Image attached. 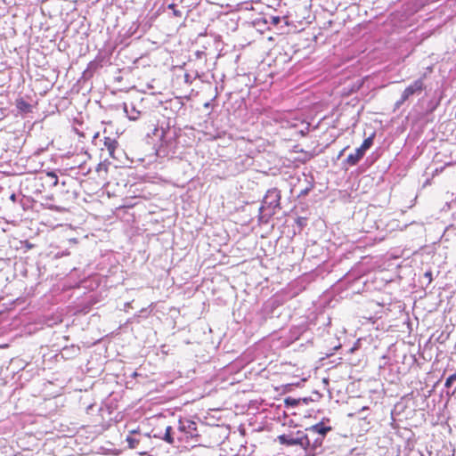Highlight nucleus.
<instances>
[{"instance_id":"17","label":"nucleus","mask_w":456,"mask_h":456,"mask_svg":"<svg viewBox=\"0 0 456 456\" xmlns=\"http://www.w3.org/2000/svg\"><path fill=\"white\" fill-rule=\"evenodd\" d=\"M46 208L51 209V210H54V211H58V212H62L64 210L63 208L59 207V206H55V205H53V204L47 205Z\"/></svg>"},{"instance_id":"13","label":"nucleus","mask_w":456,"mask_h":456,"mask_svg":"<svg viewBox=\"0 0 456 456\" xmlns=\"http://www.w3.org/2000/svg\"><path fill=\"white\" fill-rule=\"evenodd\" d=\"M124 110L131 120H136L140 116V111L136 110L134 107H131V110H129L126 104L124 106Z\"/></svg>"},{"instance_id":"18","label":"nucleus","mask_w":456,"mask_h":456,"mask_svg":"<svg viewBox=\"0 0 456 456\" xmlns=\"http://www.w3.org/2000/svg\"><path fill=\"white\" fill-rule=\"evenodd\" d=\"M168 8H169V9H173V11H174V14H175V16H181V14H182V13H181V12H180V11H178V10H176V9H175V4H169V5H168Z\"/></svg>"},{"instance_id":"15","label":"nucleus","mask_w":456,"mask_h":456,"mask_svg":"<svg viewBox=\"0 0 456 456\" xmlns=\"http://www.w3.org/2000/svg\"><path fill=\"white\" fill-rule=\"evenodd\" d=\"M126 441L127 442L128 447L130 449H135L137 447V445L139 444V443L141 442V440L136 439L131 436H128L126 437Z\"/></svg>"},{"instance_id":"11","label":"nucleus","mask_w":456,"mask_h":456,"mask_svg":"<svg viewBox=\"0 0 456 456\" xmlns=\"http://www.w3.org/2000/svg\"><path fill=\"white\" fill-rule=\"evenodd\" d=\"M16 107L20 111L23 113H28L31 110V105L22 98L17 99Z\"/></svg>"},{"instance_id":"10","label":"nucleus","mask_w":456,"mask_h":456,"mask_svg":"<svg viewBox=\"0 0 456 456\" xmlns=\"http://www.w3.org/2000/svg\"><path fill=\"white\" fill-rule=\"evenodd\" d=\"M104 146L108 150L110 156L114 157L115 150L118 146V142L110 137L104 138Z\"/></svg>"},{"instance_id":"20","label":"nucleus","mask_w":456,"mask_h":456,"mask_svg":"<svg viewBox=\"0 0 456 456\" xmlns=\"http://www.w3.org/2000/svg\"><path fill=\"white\" fill-rule=\"evenodd\" d=\"M11 200H15V195H14V194H12V195L11 196Z\"/></svg>"},{"instance_id":"2","label":"nucleus","mask_w":456,"mask_h":456,"mask_svg":"<svg viewBox=\"0 0 456 456\" xmlns=\"http://www.w3.org/2000/svg\"><path fill=\"white\" fill-rule=\"evenodd\" d=\"M154 134L160 136L161 143L159 149V154L168 155L170 152L174 153L175 148V132L170 129L165 130L163 127L155 128Z\"/></svg>"},{"instance_id":"3","label":"nucleus","mask_w":456,"mask_h":456,"mask_svg":"<svg viewBox=\"0 0 456 456\" xmlns=\"http://www.w3.org/2000/svg\"><path fill=\"white\" fill-rule=\"evenodd\" d=\"M278 441L280 444L288 446L300 445L304 449H306L308 446H310L308 443V437H306L305 434L301 431H297L296 435H281L278 436Z\"/></svg>"},{"instance_id":"5","label":"nucleus","mask_w":456,"mask_h":456,"mask_svg":"<svg viewBox=\"0 0 456 456\" xmlns=\"http://www.w3.org/2000/svg\"><path fill=\"white\" fill-rule=\"evenodd\" d=\"M425 88L424 81L422 78H419L408 86L402 93L401 98L396 102V107H400L404 102L414 94H419Z\"/></svg>"},{"instance_id":"14","label":"nucleus","mask_w":456,"mask_h":456,"mask_svg":"<svg viewBox=\"0 0 456 456\" xmlns=\"http://www.w3.org/2000/svg\"><path fill=\"white\" fill-rule=\"evenodd\" d=\"M322 442L323 438H322V436H314V438H312L311 445L308 446L305 450L311 449L314 451L322 446Z\"/></svg>"},{"instance_id":"6","label":"nucleus","mask_w":456,"mask_h":456,"mask_svg":"<svg viewBox=\"0 0 456 456\" xmlns=\"http://www.w3.org/2000/svg\"><path fill=\"white\" fill-rule=\"evenodd\" d=\"M330 427L325 426L322 422L317 423L305 429V436L308 437L309 445H311L312 438L314 436H322L324 438L325 435L330 430Z\"/></svg>"},{"instance_id":"9","label":"nucleus","mask_w":456,"mask_h":456,"mask_svg":"<svg viewBox=\"0 0 456 456\" xmlns=\"http://www.w3.org/2000/svg\"><path fill=\"white\" fill-rule=\"evenodd\" d=\"M444 387L447 395H452L456 392V373L450 375L446 379Z\"/></svg>"},{"instance_id":"19","label":"nucleus","mask_w":456,"mask_h":456,"mask_svg":"<svg viewBox=\"0 0 456 456\" xmlns=\"http://www.w3.org/2000/svg\"><path fill=\"white\" fill-rule=\"evenodd\" d=\"M271 19H272V23L273 25H277L281 21V18L278 16H273Z\"/></svg>"},{"instance_id":"22","label":"nucleus","mask_w":456,"mask_h":456,"mask_svg":"<svg viewBox=\"0 0 456 456\" xmlns=\"http://www.w3.org/2000/svg\"><path fill=\"white\" fill-rule=\"evenodd\" d=\"M427 277H429L431 274L430 273H426Z\"/></svg>"},{"instance_id":"7","label":"nucleus","mask_w":456,"mask_h":456,"mask_svg":"<svg viewBox=\"0 0 456 456\" xmlns=\"http://www.w3.org/2000/svg\"><path fill=\"white\" fill-rule=\"evenodd\" d=\"M153 436L159 438L169 444H175V440L177 441V430L174 431L171 426H167L163 435L154 434Z\"/></svg>"},{"instance_id":"1","label":"nucleus","mask_w":456,"mask_h":456,"mask_svg":"<svg viewBox=\"0 0 456 456\" xmlns=\"http://www.w3.org/2000/svg\"><path fill=\"white\" fill-rule=\"evenodd\" d=\"M199 436L196 422L188 419H180L177 426V441L189 443Z\"/></svg>"},{"instance_id":"21","label":"nucleus","mask_w":456,"mask_h":456,"mask_svg":"<svg viewBox=\"0 0 456 456\" xmlns=\"http://www.w3.org/2000/svg\"><path fill=\"white\" fill-rule=\"evenodd\" d=\"M427 277H429L431 274L430 273H426Z\"/></svg>"},{"instance_id":"4","label":"nucleus","mask_w":456,"mask_h":456,"mask_svg":"<svg viewBox=\"0 0 456 456\" xmlns=\"http://www.w3.org/2000/svg\"><path fill=\"white\" fill-rule=\"evenodd\" d=\"M281 192L276 188H272L267 191L263 204L260 208V211L267 209L269 215H273L275 208L280 207Z\"/></svg>"},{"instance_id":"12","label":"nucleus","mask_w":456,"mask_h":456,"mask_svg":"<svg viewBox=\"0 0 456 456\" xmlns=\"http://www.w3.org/2000/svg\"><path fill=\"white\" fill-rule=\"evenodd\" d=\"M375 137V133H372L369 137L364 139L360 148L366 153V151L372 146Z\"/></svg>"},{"instance_id":"16","label":"nucleus","mask_w":456,"mask_h":456,"mask_svg":"<svg viewBox=\"0 0 456 456\" xmlns=\"http://www.w3.org/2000/svg\"><path fill=\"white\" fill-rule=\"evenodd\" d=\"M46 176L49 177L52 181V186H56L59 183V179L57 175L53 171L46 172Z\"/></svg>"},{"instance_id":"8","label":"nucleus","mask_w":456,"mask_h":456,"mask_svg":"<svg viewBox=\"0 0 456 456\" xmlns=\"http://www.w3.org/2000/svg\"><path fill=\"white\" fill-rule=\"evenodd\" d=\"M365 152L359 147L357 148L354 153H351L345 159L344 163L347 166L354 167L358 164V162L363 158Z\"/></svg>"}]
</instances>
